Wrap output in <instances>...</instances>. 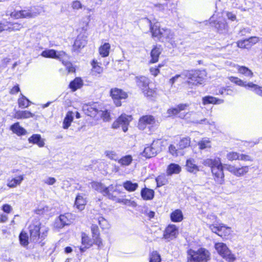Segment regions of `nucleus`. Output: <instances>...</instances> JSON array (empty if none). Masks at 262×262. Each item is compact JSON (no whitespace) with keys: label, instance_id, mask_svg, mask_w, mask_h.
<instances>
[{"label":"nucleus","instance_id":"f257e3e1","mask_svg":"<svg viewBox=\"0 0 262 262\" xmlns=\"http://www.w3.org/2000/svg\"><path fill=\"white\" fill-rule=\"evenodd\" d=\"M150 26V30L152 37L158 38L160 41L170 42L172 46L175 45L174 34L169 29L160 28L158 23L152 25L151 21L148 19Z\"/></svg>","mask_w":262,"mask_h":262},{"label":"nucleus","instance_id":"f03ea898","mask_svg":"<svg viewBox=\"0 0 262 262\" xmlns=\"http://www.w3.org/2000/svg\"><path fill=\"white\" fill-rule=\"evenodd\" d=\"M30 240L34 243L38 242L39 239H43L48 234L49 229L42 225L39 221L34 220L29 227Z\"/></svg>","mask_w":262,"mask_h":262},{"label":"nucleus","instance_id":"7ed1b4c3","mask_svg":"<svg viewBox=\"0 0 262 262\" xmlns=\"http://www.w3.org/2000/svg\"><path fill=\"white\" fill-rule=\"evenodd\" d=\"M210 259L209 251L204 248L187 251V262H207Z\"/></svg>","mask_w":262,"mask_h":262},{"label":"nucleus","instance_id":"20e7f679","mask_svg":"<svg viewBox=\"0 0 262 262\" xmlns=\"http://www.w3.org/2000/svg\"><path fill=\"white\" fill-rule=\"evenodd\" d=\"M183 75L187 79L189 84L197 85L204 82L206 72L204 70H191L184 72Z\"/></svg>","mask_w":262,"mask_h":262},{"label":"nucleus","instance_id":"39448f33","mask_svg":"<svg viewBox=\"0 0 262 262\" xmlns=\"http://www.w3.org/2000/svg\"><path fill=\"white\" fill-rule=\"evenodd\" d=\"M214 248L218 254L228 262H233L235 260V255L232 253L231 250L227 245L223 243L215 244Z\"/></svg>","mask_w":262,"mask_h":262},{"label":"nucleus","instance_id":"423d86ee","mask_svg":"<svg viewBox=\"0 0 262 262\" xmlns=\"http://www.w3.org/2000/svg\"><path fill=\"white\" fill-rule=\"evenodd\" d=\"M159 122L151 115H145L141 117L139 121L138 127L140 129H144L146 126L149 129L158 126Z\"/></svg>","mask_w":262,"mask_h":262},{"label":"nucleus","instance_id":"0eeeda50","mask_svg":"<svg viewBox=\"0 0 262 262\" xmlns=\"http://www.w3.org/2000/svg\"><path fill=\"white\" fill-rule=\"evenodd\" d=\"M131 120V116L122 114L113 123L112 127L118 128L122 127L123 132H126L128 129V125Z\"/></svg>","mask_w":262,"mask_h":262},{"label":"nucleus","instance_id":"6e6552de","mask_svg":"<svg viewBox=\"0 0 262 262\" xmlns=\"http://www.w3.org/2000/svg\"><path fill=\"white\" fill-rule=\"evenodd\" d=\"M223 166L222 163L220 162L219 165L212 168L211 172L215 182L220 185H223L225 183V175L223 171Z\"/></svg>","mask_w":262,"mask_h":262},{"label":"nucleus","instance_id":"1a4fd4ad","mask_svg":"<svg viewBox=\"0 0 262 262\" xmlns=\"http://www.w3.org/2000/svg\"><path fill=\"white\" fill-rule=\"evenodd\" d=\"M224 168L236 177H239L246 174L249 170L248 166L236 167L234 165L225 164Z\"/></svg>","mask_w":262,"mask_h":262},{"label":"nucleus","instance_id":"9d476101","mask_svg":"<svg viewBox=\"0 0 262 262\" xmlns=\"http://www.w3.org/2000/svg\"><path fill=\"white\" fill-rule=\"evenodd\" d=\"M110 94L117 106H119L121 105L120 100L125 99L127 97L126 93L118 88L112 89L110 91Z\"/></svg>","mask_w":262,"mask_h":262},{"label":"nucleus","instance_id":"9b49d317","mask_svg":"<svg viewBox=\"0 0 262 262\" xmlns=\"http://www.w3.org/2000/svg\"><path fill=\"white\" fill-rule=\"evenodd\" d=\"M188 106V104L181 103L179 104L175 107L169 108L167 111V113L168 114L167 116L170 117L178 115L179 117L182 119L184 118L185 115L183 113H181V112L185 111Z\"/></svg>","mask_w":262,"mask_h":262},{"label":"nucleus","instance_id":"f8f14e48","mask_svg":"<svg viewBox=\"0 0 262 262\" xmlns=\"http://www.w3.org/2000/svg\"><path fill=\"white\" fill-rule=\"evenodd\" d=\"M73 221L72 214L70 213L61 214L55 222L57 228H61L64 226L70 225Z\"/></svg>","mask_w":262,"mask_h":262},{"label":"nucleus","instance_id":"ddd939ff","mask_svg":"<svg viewBox=\"0 0 262 262\" xmlns=\"http://www.w3.org/2000/svg\"><path fill=\"white\" fill-rule=\"evenodd\" d=\"M157 143V142L154 141L150 145L145 147L141 153L142 156L146 158L155 157L159 151Z\"/></svg>","mask_w":262,"mask_h":262},{"label":"nucleus","instance_id":"4468645a","mask_svg":"<svg viewBox=\"0 0 262 262\" xmlns=\"http://www.w3.org/2000/svg\"><path fill=\"white\" fill-rule=\"evenodd\" d=\"M178 230L176 225H169L165 230L163 238L167 241H170L176 238Z\"/></svg>","mask_w":262,"mask_h":262},{"label":"nucleus","instance_id":"2eb2a0df","mask_svg":"<svg viewBox=\"0 0 262 262\" xmlns=\"http://www.w3.org/2000/svg\"><path fill=\"white\" fill-rule=\"evenodd\" d=\"M41 55L46 58H58L60 60L67 57L66 54L63 51H60L57 54L56 51L53 49L46 50L42 52Z\"/></svg>","mask_w":262,"mask_h":262},{"label":"nucleus","instance_id":"dca6fc26","mask_svg":"<svg viewBox=\"0 0 262 262\" xmlns=\"http://www.w3.org/2000/svg\"><path fill=\"white\" fill-rule=\"evenodd\" d=\"M209 228L213 232L221 236H223V233H225L224 235L229 234L230 233V228L224 224H221L219 226L210 225Z\"/></svg>","mask_w":262,"mask_h":262},{"label":"nucleus","instance_id":"f3484780","mask_svg":"<svg viewBox=\"0 0 262 262\" xmlns=\"http://www.w3.org/2000/svg\"><path fill=\"white\" fill-rule=\"evenodd\" d=\"M81 243L82 246H80L79 249L81 252H84L86 249L90 248L95 243L85 233L82 234Z\"/></svg>","mask_w":262,"mask_h":262},{"label":"nucleus","instance_id":"a211bd4d","mask_svg":"<svg viewBox=\"0 0 262 262\" xmlns=\"http://www.w3.org/2000/svg\"><path fill=\"white\" fill-rule=\"evenodd\" d=\"M162 49L161 46H155L150 52V57L151 58L150 63H155L158 62L160 55L162 52Z\"/></svg>","mask_w":262,"mask_h":262},{"label":"nucleus","instance_id":"6ab92c4d","mask_svg":"<svg viewBox=\"0 0 262 262\" xmlns=\"http://www.w3.org/2000/svg\"><path fill=\"white\" fill-rule=\"evenodd\" d=\"M186 169L189 172L195 173L199 171L198 166L195 163V161L192 158L187 159L186 162Z\"/></svg>","mask_w":262,"mask_h":262},{"label":"nucleus","instance_id":"aec40b11","mask_svg":"<svg viewBox=\"0 0 262 262\" xmlns=\"http://www.w3.org/2000/svg\"><path fill=\"white\" fill-rule=\"evenodd\" d=\"M91 231L94 242L99 247L102 245V242L99 237V230L96 225L93 224L91 226Z\"/></svg>","mask_w":262,"mask_h":262},{"label":"nucleus","instance_id":"412c9836","mask_svg":"<svg viewBox=\"0 0 262 262\" xmlns=\"http://www.w3.org/2000/svg\"><path fill=\"white\" fill-rule=\"evenodd\" d=\"M215 28L217 30L218 32L221 33H224L228 30V25L224 19H219L214 23Z\"/></svg>","mask_w":262,"mask_h":262},{"label":"nucleus","instance_id":"4be33fe9","mask_svg":"<svg viewBox=\"0 0 262 262\" xmlns=\"http://www.w3.org/2000/svg\"><path fill=\"white\" fill-rule=\"evenodd\" d=\"M24 179V175L21 174L7 180V186L10 188H15L20 185Z\"/></svg>","mask_w":262,"mask_h":262},{"label":"nucleus","instance_id":"5701e85b","mask_svg":"<svg viewBox=\"0 0 262 262\" xmlns=\"http://www.w3.org/2000/svg\"><path fill=\"white\" fill-rule=\"evenodd\" d=\"M10 130L18 136L25 135L27 134V130L23 127L20 126L19 122H16L10 126Z\"/></svg>","mask_w":262,"mask_h":262},{"label":"nucleus","instance_id":"b1692460","mask_svg":"<svg viewBox=\"0 0 262 262\" xmlns=\"http://www.w3.org/2000/svg\"><path fill=\"white\" fill-rule=\"evenodd\" d=\"M202 102L204 105L208 104H220L224 102V100L217 99L211 96H207L202 98Z\"/></svg>","mask_w":262,"mask_h":262},{"label":"nucleus","instance_id":"393cba45","mask_svg":"<svg viewBox=\"0 0 262 262\" xmlns=\"http://www.w3.org/2000/svg\"><path fill=\"white\" fill-rule=\"evenodd\" d=\"M136 82L137 85L143 91L148 88L149 80L145 76H140L136 77Z\"/></svg>","mask_w":262,"mask_h":262},{"label":"nucleus","instance_id":"a878e982","mask_svg":"<svg viewBox=\"0 0 262 262\" xmlns=\"http://www.w3.org/2000/svg\"><path fill=\"white\" fill-rule=\"evenodd\" d=\"M28 141L29 143L37 144L40 147H43L45 145L44 140L38 134L33 135L28 139Z\"/></svg>","mask_w":262,"mask_h":262},{"label":"nucleus","instance_id":"bb28decb","mask_svg":"<svg viewBox=\"0 0 262 262\" xmlns=\"http://www.w3.org/2000/svg\"><path fill=\"white\" fill-rule=\"evenodd\" d=\"M86 44V41L84 37L82 36H77L73 45V49L74 51H78L83 48Z\"/></svg>","mask_w":262,"mask_h":262},{"label":"nucleus","instance_id":"cd10ccee","mask_svg":"<svg viewBox=\"0 0 262 262\" xmlns=\"http://www.w3.org/2000/svg\"><path fill=\"white\" fill-rule=\"evenodd\" d=\"M181 170V167L177 164L171 163L167 168L166 173L167 175L171 176L173 174H178Z\"/></svg>","mask_w":262,"mask_h":262},{"label":"nucleus","instance_id":"c85d7f7f","mask_svg":"<svg viewBox=\"0 0 262 262\" xmlns=\"http://www.w3.org/2000/svg\"><path fill=\"white\" fill-rule=\"evenodd\" d=\"M155 192L152 189L145 188L141 192L142 198L144 200H151L154 197Z\"/></svg>","mask_w":262,"mask_h":262},{"label":"nucleus","instance_id":"c756f323","mask_svg":"<svg viewBox=\"0 0 262 262\" xmlns=\"http://www.w3.org/2000/svg\"><path fill=\"white\" fill-rule=\"evenodd\" d=\"M83 84V81L81 78L77 77L70 83L69 88L72 89L73 91H75L77 89H80Z\"/></svg>","mask_w":262,"mask_h":262},{"label":"nucleus","instance_id":"7c9ffc66","mask_svg":"<svg viewBox=\"0 0 262 262\" xmlns=\"http://www.w3.org/2000/svg\"><path fill=\"white\" fill-rule=\"evenodd\" d=\"M170 219L173 222H180L183 219V214L180 209H176L170 214Z\"/></svg>","mask_w":262,"mask_h":262},{"label":"nucleus","instance_id":"2f4dec72","mask_svg":"<svg viewBox=\"0 0 262 262\" xmlns=\"http://www.w3.org/2000/svg\"><path fill=\"white\" fill-rule=\"evenodd\" d=\"M34 116V115L29 111H18L15 113V115H14V118H16L17 119H27V118L33 117Z\"/></svg>","mask_w":262,"mask_h":262},{"label":"nucleus","instance_id":"473e14b6","mask_svg":"<svg viewBox=\"0 0 262 262\" xmlns=\"http://www.w3.org/2000/svg\"><path fill=\"white\" fill-rule=\"evenodd\" d=\"M221 162V159L220 158H216L215 159H205L203 164L206 166L210 167L211 169H212V168L219 165Z\"/></svg>","mask_w":262,"mask_h":262},{"label":"nucleus","instance_id":"72a5a7b5","mask_svg":"<svg viewBox=\"0 0 262 262\" xmlns=\"http://www.w3.org/2000/svg\"><path fill=\"white\" fill-rule=\"evenodd\" d=\"M106 191H104V196H107L110 199L115 200L116 198V194L118 193L116 189H114L113 185H110L106 187Z\"/></svg>","mask_w":262,"mask_h":262},{"label":"nucleus","instance_id":"f704fd0d","mask_svg":"<svg viewBox=\"0 0 262 262\" xmlns=\"http://www.w3.org/2000/svg\"><path fill=\"white\" fill-rule=\"evenodd\" d=\"M86 204V201L83 197L78 194L77 195L75 202V206L77 209L82 210L84 208V206Z\"/></svg>","mask_w":262,"mask_h":262},{"label":"nucleus","instance_id":"c9c22d12","mask_svg":"<svg viewBox=\"0 0 262 262\" xmlns=\"http://www.w3.org/2000/svg\"><path fill=\"white\" fill-rule=\"evenodd\" d=\"M110 48L111 46L108 43H104L99 47V52L100 55L103 57L108 56L109 55Z\"/></svg>","mask_w":262,"mask_h":262},{"label":"nucleus","instance_id":"e433bc0d","mask_svg":"<svg viewBox=\"0 0 262 262\" xmlns=\"http://www.w3.org/2000/svg\"><path fill=\"white\" fill-rule=\"evenodd\" d=\"M133 161V157L131 155H126L120 159H118V163L122 166L129 165Z\"/></svg>","mask_w":262,"mask_h":262},{"label":"nucleus","instance_id":"4c0bfd02","mask_svg":"<svg viewBox=\"0 0 262 262\" xmlns=\"http://www.w3.org/2000/svg\"><path fill=\"white\" fill-rule=\"evenodd\" d=\"M73 120V115L72 112H68L64 119L63 122V128L67 129L71 125V122Z\"/></svg>","mask_w":262,"mask_h":262},{"label":"nucleus","instance_id":"58836bf2","mask_svg":"<svg viewBox=\"0 0 262 262\" xmlns=\"http://www.w3.org/2000/svg\"><path fill=\"white\" fill-rule=\"evenodd\" d=\"M91 187L95 190L102 193L104 195V191H106V187L101 183L93 182L91 183Z\"/></svg>","mask_w":262,"mask_h":262},{"label":"nucleus","instance_id":"ea45409f","mask_svg":"<svg viewBox=\"0 0 262 262\" xmlns=\"http://www.w3.org/2000/svg\"><path fill=\"white\" fill-rule=\"evenodd\" d=\"M247 85L248 88H250L256 94L262 97V86L254 84L252 82L248 83Z\"/></svg>","mask_w":262,"mask_h":262},{"label":"nucleus","instance_id":"a19ab883","mask_svg":"<svg viewBox=\"0 0 262 262\" xmlns=\"http://www.w3.org/2000/svg\"><path fill=\"white\" fill-rule=\"evenodd\" d=\"M137 183H133L131 181H127L123 183L124 188L129 191H135L138 187Z\"/></svg>","mask_w":262,"mask_h":262},{"label":"nucleus","instance_id":"79ce46f5","mask_svg":"<svg viewBox=\"0 0 262 262\" xmlns=\"http://www.w3.org/2000/svg\"><path fill=\"white\" fill-rule=\"evenodd\" d=\"M198 145L201 149H205L211 147L210 141L209 139L203 138L199 142Z\"/></svg>","mask_w":262,"mask_h":262},{"label":"nucleus","instance_id":"37998d69","mask_svg":"<svg viewBox=\"0 0 262 262\" xmlns=\"http://www.w3.org/2000/svg\"><path fill=\"white\" fill-rule=\"evenodd\" d=\"M190 139L189 137L183 138L178 144L179 149H183L188 147L190 145Z\"/></svg>","mask_w":262,"mask_h":262},{"label":"nucleus","instance_id":"c03bdc74","mask_svg":"<svg viewBox=\"0 0 262 262\" xmlns=\"http://www.w3.org/2000/svg\"><path fill=\"white\" fill-rule=\"evenodd\" d=\"M238 71L239 73L247 77H252L253 75L252 72L248 68L244 66L239 67Z\"/></svg>","mask_w":262,"mask_h":262},{"label":"nucleus","instance_id":"a18cd8bd","mask_svg":"<svg viewBox=\"0 0 262 262\" xmlns=\"http://www.w3.org/2000/svg\"><path fill=\"white\" fill-rule=\"evenodd\" d=\"M21 97L18 100V105L20 107H27L31 102L25 96L21 94Z\"/></svg>","mask_w":262,"mask_h":262},{"label":"nucleus","instance_id":"49530a36","mask_svg":"<svg viewBox=\"0 0 262 262\" xmlns=\"http://www.w3.org/2000/svg\"><path fill=\"white\" fill-rule=\"evenodd\" d=\"M92 66V71L97 74H100L103 72V68H102L97 61L93 60L91 63Z\"/></svg>","mask_w":262,"mask_h":262},{"label":"nucleus","instance_id":"de8ad7c7","mask_svg":"<svg viewBox=\"0 0 262 262\" xmlns=\"http://www.w3.org/2000/svg\"><path fill=\"white\" fill-rule=\"evenodd\" d=\"M229 78V80L232 82L234 83L235 84H236L238 85L244 86L245 88L248 87L247 84H246V82L243 81L242 80H241V79H239L237 77L231 76V77H230Z\"/></svg>","mask_w":262,"mask_h":262},{"label":"nucleus","instance_id":"09e8293b","mask_svg":"<svg viewBox=\"0 0 262 262\" xmlns=\"http://www.w3.org/2000/svg\"><path fill=\"white\" fill-rule=\"evenodd\" d=\"M97 220L102 229H108L109 228L110 225L107 221L105 220L103 217L99 216L97 219Z\"/></svg>","mask_w":262,"mask_h":262},{"label":"nucleus","instance_id":"8fccbe9b","mask_svg":"<svg viewBox=\"0 0 262 262\" xmlns=\"http://www.w3.org/2000/svg\"><path fill=\"white\" fill-rule=\"evenodd\" d=\"M115 201L118 203H121L129 206L136 207L137 205L136 203L134 201L126 199H118L116 198Z\"/></svg>","mask_w":262,"mask_h":262},{"label":"nucleus","instance_id":"3c124183","mask_svg":"<svg viewBox=\"0 0 262 262\" xmlns=\"http://www.w3.org/2000/svg\"><path fill=\"white\" fill-rule=\"evenodd\" d=\"M157 187H160L165 184L168 182L167 179L164 176H159L156 179Z\"/></svg>","mask_w":262,"mask_h":262},{"label":"nucleus","instance_id":"603ef678","mask_svg":"<svg viewBox=\"0 0 262 262\" xmlns=\"http://www.w3.org/2000/svg\"><path fill=\"white\" fill-rule=\"evenodd\" d=\"M105 155L108 158L113 160L118 161L119 159L116 152L113 150H106L105 151Z\"/></svg>","mask_w":262,"mask_h":262},{"label":"nucleus","instance_id":"864d4df0","mask_svg":"<svg viewBox=\"0 0 262 262\" xmlns=\"http://www.w3.org/2000/svg\"><path fill=\"white\" fill-rule=\"evenodd\" d=\"M83 108L84 111L87 110L88 111V112L85 113L88 116L94 115L97 111L96 108L89 105L83 106Z\"/></svg>","mask_w":262,"mask_h":262},{"label":"nucleus","instance_id":"5fc2aeb1","mask_svg":"<svg viewBox=\"0 0 262 262\" xmlns=\"http://www.w3.org/2000/svg\"><path fill=\"white\" fill-rule=\"evenodd\" d=\"M22 18H32L36 16L38 13L36 12H31L30 11H21Z\"/></svg>","mask_w":262,"mask_h":262},{"label":"nucleus","instance_id":"6e6d98bb","mask_svg":"<svg viewBox=\"0 0 262 262\" xmlns=\"http://www.w3.org/2000/svg\"><path fill=\"white\" fill-rule=\"evenodd\" d=\"M20 243L22 245L26 246L28 244V236L26 233L21 232L19 235Z\"/></svg>","mask_w":262,"mask_h":262},{"label":"nucleus","instance_id":"4d7b16f0","mask_svg":"<svg viewBox=\"0 0 262 262\" xmlns=\"http://www.w3.org/2000/svg\"><path fill=\"white\" fill-rule=\"evenodd\" d=\"M23 28V25L18 23H14L10 27H7V30L9 31H15L20 30Z\"/></svg>","mask_w":262,"mask_h":262},{"label":"nucleus","instance_id":"13d9d810","mask_svg":"<svg viewBox=\"0 0 262 262\" xmlns=\"http://www.w3.org/2000/svg\"><path fill=\"white\" fill-rule=\"evenodd\" d=\"M237 46L241 48L248 49L251 47V44H250L247 39L244 40L238 41L237 42Z\"/></svg>","mask_w":262,"mask_h":262},{"label":"nucleus","instance_id":"bf43d9fd","mask_svg":"<svg viewBox=\"0 0 262 262\" xmlns=\"http://www.w3.org/2000/svg\"><path fill=\"white\" fill-rule=\"evenodd\" d=\"M149 262H161L160 255L157 251H154L151 254Z\"/></svg>","mask_w":262,"mask_h":262},{"label":"nucleus","instance_id":"052dcab7","mask_svg":"<svg viewBox=\"0 0 262 262\" xmlns=\"http://www.w3.org/2000/svg\"><path fill=\"white\" fill-rule=\"evenodd\" d=\"M226 157L230 161L237 160L238 158V153L236 152H229L227 154Z\"/></svg>","mask_w":262,"mask_h":262},{"label":"nucleus","instance_id":"680f3d73","mask_svg":"<svg viewBox=\"0 0 262 262\" xmlns=\"http://www.w3.org/2000/svg\"><path fill=\"white\" fill-rule=\"evenodd\" d=\"M168 149L169 152L173 156L177 157L179 155V154L180 152V151H179L180 149H177L174 145L172 144L169 145Z\"/></svg>","mask_w":262,"mask_h":262},{"label":"nucleus","instance_id":"e2e57ef3","mask_svg":"<svg viewBox=\"0 0 262 262\" xmlns=\"http://www.w3.org/2000/svg\"><path fill=\"white\" fill-rule=\"evenodd\" d=\"M238 160H242V161H253L252 158L250 156H249L248 155L239 154H238Z\"/></svg>","mask_w":262,"mask_h":262},{"label":"nucleus","instance_id":"0e129e2a","mask_svg":"<svg viewBox=\"0 0 262 262\" xmlns=\"http://www.w3.org/2000/svg\"><path fill=\"white\" fill-rule=\"evenodd\" d=\"M161 65L159 64L158 67H152L150 69V73L154 76H156L160 72L159 68L161 67Z\"/></svg>","mask_w":262,"mask_h":262},{"label":"nucleus","instance_id":"69168bd1","mask_svg":"<svg viewBox=\"0 0 262 262\" xmlns=\"http://www.w3.org/2000/svg\"><path fill=\"white\" fill-rule=\"evenodd\" d=\"M62 63L65 65L67 67L69 72H73L75 71L74 67H73L71 63L68 61H62Z\"/></svg>","mask_w":262,"mask_h":262},{"label":"nucleus","instance_id":"338daca9","mask_svg":"<svg viewBox=\"0 0 262 262\" xmlns=\"http://www.w3.org/2000/svg\"><path fill=\"white\" fill-rule=\"evenodd\" d=\"M56 182V180L53 177H48L43 180V182L48 185H52Z\"/></svg>","mask_w":262,"mask_h":262},{"label":"nucleus","instance_id":"774afa93","mask_svg":"<svg viewBox=\"0 0 262 262\" xmlns=\"http://www.w3.org/2000/svg\"><path fill=\"white\" fill-rule=\"evenodd\" d=\"M143 93H144V95L147 97H151L153 96L154 91L148 87L143 90Z\"/></svg>","mask_w":262,"mask_h":262}]
</instances>
